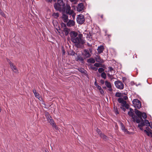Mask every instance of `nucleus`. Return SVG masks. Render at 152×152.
I'll list each match as a JSON object with an SVG mask.
<instances>
[{
	"instance_id": "2",
	"label": "nucleus",
	"mask_w": 152,
	"mask_h": 152,
	"mask_svg": "<svg viewBox=\"0 0 152 152\" xmlns=\"http://www.w3.org/2000/svg\"><path fill=\"white\" fill-rule=\"evenodd\" d=\"M67 5H69L68 4H66V7H64L61 5L58 4L57 3H55L54 5V7L56 10L61 12L62 11H64L65 12L67 10L66 7Z\"/></svg>"
},
{
	"instance_id": "57",
	"label": "nucleus",
	"mask_w": 152,
	"mask_h": 152,
	"mask_svg": "<svg viewBox=\"0 0 152 152\" xmlns=\"http://www.w3.org/2000/svg\"><path fill=\"white\" fill-rule=\"evenodd\" d=\"M63 53H64V54L65 53V51H64V50H63Z\"/></svg>"
},
{
	"instance_id": "11",
	"label": "nucleus",
	"mask_w": 152,
	"mask_h": 152,
	"mask_svg": "<svg viewBox=\"0 0 152 152\" xmlns=\"http://www.w3.org/2000/svg\"><path fill=\"white\" fill-rule=\"evenodd\" d=\"M62 26H64L63 28V32L64 33L65 35L66 36L70 32L69 29L66 27V25L65 23H62Z\"/></svg>"
},
{
	"instance_id": "7",
	"label": "nucleus",
	"mask_w": 152,
	"mask_h": 152,
	"mask_svg": "<svg viewBox=\"0 0 152 152\" xmlns=\"http://www.w3.org/2000/svg\"><path fill=\"white\" fill-rule=\"evenodd\" d=\"M132 103L134 107L136 108L140 109L141 107V103L138 99H134L132 101Z\"/></svg>"
},
{
	"instance_id": "39",
	"label": "nucleus",
	"mask_w": 152,
	"mask_h": 152,
	"mask_svg": "<svg viewBox=\"0 0 152 152\" xmlns=\"http://www.w3.org/2000/svg\"><path fill=\"white\" fill-rule=\"evenodd\" d=\"M53 15L55 18H57L59 16V15L58 13H54L53 14Z\"/></svg>"
},
{
	"instance_id": "6",
	"label": "nucleus",
	"mask_w": 152,
	"mask_h": 152,
	"mask_svg": "<svg viewBox=\"0 0 152 152\" xmlns=\"http://www.w3.org/2000/svg\"><path fill=\"white\" fill-rule=\"evenodd\" d=\"M77 22L79 24H82L85 21V19L84 15L80 14L77 15L76 19Z\"/></svg>"
},
{
	"instance_id": "44",
	"label": "nucleus",
	"mask_w": 152,
	"mask_h": 152,
	"mask_svg": "<svg viewBox=\"0 0 152 152\" xmlns=\"http://www.w3.org/2000/svg\"><path fill=\"white\" fill-rule=\"evenodd\" d=\"M107 76H108L111 79H112V77H113V75H111L110 74H109V73H108L107 74Z\"/></svg>"
},
{
	"instance_id": "18",
	"label": "nucleus",
	"mask_w": 152,
	"mask_h": 152,
	"mask_svg": "<svg viewBox=\"0 0 152 152\" xmlns=\"http://www.w3.org/2000/svg\"><path fill=\"white\" fill-rule=\"evenodd\" d=\"M57 3L58 4L61 5V6L66 7V6L63 0H58Z\"/></svg>"
},
{
	"instance_id": "36",
	"label": "nucleus",
	"mask_w": 152,
	"mask_h": 152,
	"mask_svg": "<svg viewBox=\"0 0 152 152\" xmlns=\"http://www.w3.org/2000/svg\"><path fill=\"white\" fill-rule=\"evenodd\" d=\"M7 61L8 62V63H9V64H10V66H12V65L13 64H14L12 62H11V61L8 59H7Z\"/></svg>"
},
{
	"instance_id": "12",
	"label": "nucleus",
	"mask_w": 152,
	"mask_h": 152,
	"mask_svg": "<svg viewBox=\"0 0 152 152\" xmlns=\"http://www.w3.org/2000/svg\"><path fill=\"white\" fill-rule=\"evenodd\" d=\"M66 25L69 27L73 26L75 25V22L73 20H69L66 22Z\"/></svg>"
},
{
	"instance_id": "22",
	"label": "nucleus",
	"mask_w": 152,
	"mask_h": 152,
	"mask_svg": "<svg viewBox=\"0 0 152 152\" xmlns=\"http://www.w3.org/2000/svg\"><path fill=\"white\" fill-rule=\"evenodd\" d=\"M139 119L140 120V122H140V123L138 125V127H142L143 126L145 125V124L144 123L143 120L142 119Z\"/></svg>"
},
{
	"instance_id": "19",
	"label": "nucleus",
	"mask_w": 152,
	"mask_h": 152,
	"mask_svg": "<svg viewBox=\"0 0 152 152\" xmlns=\"http://www.w3.org/2000/svg\"><path fill=\"white\" fill-rule=\"evenodd\" d=\"M104 49V48L102 45L99 46L97 49L98 53H101L103 52V50Z\"/></svg>"
},
{
	"instance_id": "29",
	"label": "nucleus",
	"mask_w": 152,
	"mask_h": 152,
	"mask_svg": "<svg viewBox=\"0 0 152 152\" xmlns=\"http://www.w3.org/2000/svg\"><path fill=\"white\" fill-rule=\"evenodd\" d=\"M144 123L145 125L147 126H149L150 125V123H149L148 121L147 120H144Z\"/></svg>"
},
{
	"instance_id": "53",
	"label": "nucleus",
	"mask_w": 152,
	"mask_h": 152,
	"mask_svg": "<svg viewBox=\"0 0 152 152\" xmlns=\"http://www.w3.org/2000/svg\"><path fill=\"white\" fill-rule=\"evenodd\" d=\"M94 84H95V86L96 87V85H98L97 84V83H96V81H95V83H94Z\"/></svg>"
},
{
	"instance_id": "60",
	"label": "nucleus",
	"mask_w": 152,
	"mask_h": 152,
	"mask_svg": "<svg viewBox=\"0 0 152 152\" xmlns=\"http://www.w3.org/2000/svg\"><path fill=\"white\" fill-rule=\"evenodd\" d=\"M56 0H53V1L55 2L56 1Z\"/></svg>"
},
{
	"instance_id": "13",
	"label": "nucleus",
	"mask_w": 152,
	"mask_h": 152,
	"mask_svg": "<svg viewBox=\"0 0 152 152\" xmlns=\"http://www.w3.org/2000/svg\"><path fill=\"white\" fill-rule=\"evenodd\" d=\"M84 7L83 4L82 3L78 4L77 7V10L78 12H80L83 10Z\"/></svg>"
},
{
	"instance_id": "32",
	"label": "nucleus",
	"mask_w": 152,
	"mask_h": 152,
	"mask_svg": "<svg viewBox=\"0 0 152 152\" xmlns=\"http://www.w3.org/2000/svg\"><path fill=\"white\" fill-rule=\"evenodd\" d=\"M114 111L116 115L118 114L119 113V112H118V109L117 107H114Z\"/></svg>"
},
{
	"instance_id": "28",
	"label": "nucleus",
	"mask_w": 152,
	"mask_h": 152,
	"mask_svg": "<svg viewBox=\"0 0 152 152\" xmlns=\"http://www.w3.org/2000/svg\"><path fill=\"white\" fill-rule=\"evenodd\" d=\"M104 71V69L102 68H99L98 69V71L99 73H102Z\"/></svg>"
},
{
	"instance_id": "33",
	"label": "nucleus",
	"mask_w": 152,
	"mask_h": 152,
	"mask_svg": "<svg viewBox=\"0 0 152 152\" xmlns=\"http://www.w3.org/2000/svg\"><path fill=\"white\" fill-rule=\"evenodd\" d=\"M90 68L91 69H92L94 70L95 71H96L98 69L97 68L93 66L92 65H91L90 66Z\"/></svg>"
},
{
	"instance_id": "26",
	"label": "nucleus",
	"mask_w": 152,
	"mask_h": 152,
	"mask_svg": "<svg viewBox=\"0 0 152 152\" xmlns=\"http://www.w3.org/2000/svg\"><path fill=\"white\" fill-rule=\"evenodd\" d=\"M101 77L103 78L104 79L106 78V74L104 72H103L101 73Z\"/></svg>"
},
{
	"instance_id": "58",
	"label": "nucleus",
	"mask_w": 152,
	"mask_h": 152,
	"mask_svg": "<svg viewBox=\"0 0 152 152\" xmlns=\"http://www.w3.org/2000/svg\"><path fill=\"white\" fill-rule=\"evenodd\" d=\"M71 2H73V1H75V0H69Z\"/></svg>"
},
{
	"instance_id": "47",
	"label": "nucleus",
	"mask_w": 152,
	"mask_h": 152,
	"mask_svg": "<svg viewBox=\"0 0 152 152\" xmlns=\"http://www.w3.org/2000/svg\"><path fill=\"white\" fill-rule=\"evenodd\" d=\"M123 99L126 100L128 99V97L126 96H125L123 97Z\"/></svg>"
},
{
	"instance_id": "41",
	"label": "nucleus",
	"mask_w": 152,
	"mask_h": 152,
	"mask_svg": "<svg viewBox=\"0 0 152 152\" xmlns=\"http://www.w3.org/2000/svg\"><path fill=\"white\" fill-rule=\"evenodd\" d=\"M99 91L102 95H103L104 94V91L101 88L99 90Z\"/></svg>"
},
{
	"instance_id": "61",
	"label": "nucleus",
	"mask_w": 152,
	"mask_h": 152,
	"mask_svg": "<svg viewBox=\"0 0 152 152\" xmlns=\"http://www.w3.org/2000/svg\"><path fill=\"white\" fill-rule=\"evenodd\" d=\"M104 88H106V87H104Z\"/></svg>"
},
{
	"instance_id": "43",
	"label": "nucleus",
	"mask_w": 152,
	"mask_h": 152,
	"mask_svg": "<svg viewBox=\"0 0 152 152\" xmlns=\"http://www.w3.org/2000/svg\"><path fill=\"white\" fill-rule=\"evenodd\" d=\"M97 132L98 133V134H99L100 135L102 134V132L100 131V130L99 129H97Z\"/></svg>"
},
{
	"instance_id": "52",
	"label": "nucleus",
	"mask_w": 152,
	"mask_h": 152,
	"mask_svg": "<svg viewBox=\"0 0 152 152\" xmlns=\"http://www.w3.org/2000/svg\"><path fill=\"white\" fill-rule=\"evenodd\" d=\"M150 126L151 128L152 129V123L150 124V125L149 126Z\"/></svg>"
},
{
	"instance_id": "23",
	"label": "nucleus",
	"mask_w": 152,
	"mask_h": 152,
	"mask_svg": "<svg viewBox=\"0 0 152 152\" xmlns=\"http://www.w3.org/2000/svg\"><path fill=\"white\" fill-rule=\"evenodd\" d=\"M87 62L88 63L94 64L95 62V61L93 58H91L87 60Z\"/></svg>"
},
{
	"instance_id": "8",
	"label": "nucleus",
	"mask_w": 152,
	"mask_h": 152,
	"mask_svg": "<svg viewBox=\"0 0 152 152\" xmlns=\"http://www.w3.org/2000/svg\"><path fill=\"white\" fill-rule=\"evenodd\" d=\"M92 52V49L90 48L89 50L87 49H85L84 50L83 55L86 58H89L91 56L90 53H91Z\"/></svg>"
},
{
	"instance_id": "59",
	"label": "nucleus",
	"mask_w": 152,
	"mask_h": 152,
	"mask_svg": "<svg viewBox=\"0 0 152 152\" xmlns=\"http://www.w3.org/2000/svg\"><path fill=\"white\" fill-rule=\"evenodd\" d=\"M101 17L102 18H103V15H101Z\"/></svg>"
},
{
	"instance_id": "55",
	"label": "nucleus",
	"mask_w": 152,
	"mask_h": 152,
	"mask_svg": "<svg viewBox=\"0 0 152 152\" xmlns=\"http://www.w3.org/2000/svg\"><path fill=\"white\" fill-rule=\"evenodd\" d=\"M142 127H139L140 128V129L141 130H143V129H142Z\"/></svg>"
},
{
	"instance_id": "16",
	"label": "nucleus",
	"mask_w": 152,
	"mask_h": 152,
	"mask_svg": "<svg viewBox=\"0 0 152 152\" xmlns=\"http://www.w3.org/2000/svg\"><path fill=\"white\" fill-rule=\"evenodd\" d=\"M10 67L12 70H13L15 73L17 74L18 73V71L16 67L14 64H13L12 66H10Z\"/></svg>"
},
{
	"instance_id": "34",
	"label": "nucleus",
	"mask_w": 152,
	"mask_h": 152,
	"mask_svg": "<svg viewBox=\"0 0 152 152\" xmlns=\"http://www.w3.org/2000/svg\"><path fill=\"white\" fill-rule=\"evenodd\" d=\"M101 64L99 63H96L94 64V66L96 67H99L101 66Z\"/></svg>"
},
{
	"instance_id": "50",
	"label": "nucleus",
	"mask_w": 152,
	"mask_h": 152,
	"mask_svg": "<svg viewBox=\"0 0 152 152\" xmlns=\"http://www.w3.org/2000/svg\"><path fill=\"white\" fill-rule=\"evenodd\" d=\"M146 130H147L148 131H150V130H151L148 127H146Z\"/></svg>"
},
{
	"instance_id": "24",
	"label": "nucleus",
	"mask_w": 152,
	"mask_h": 152,
	"mask_svg": "<svg viewBox=\"0 0 152 152\" xmlns=\"http://www.w3.org/2000/svg\"><path fill=\"white\" fill-rule=\"evenodd\" d=\"M95 58V60L96 62L100 63L101 62V59L99 55H96Z\"/></svg>"
},
{
	"instance_id": "37",
	"label": "nucleus",
	"mask_w": 152,
	"mask_h": 152,
	"mask_svg": "<svg viewBox=\"0 0 152 152\" xmlns=\"http://www.w3.org/2000/svg\"><path fill=\"white\" fill-rule=\"evenodd\" d=\"M49 122L50 123V124L52 125L53 123H54V121L53 119H50V120H48Z\"/></svg>"
},
{
	"instance_id": "49",
	"label": "nucleus",
	"mask_w": 152,
	"mask_h": 152,
	"mask_svg": "<svg viewBox=\"0 0 152 152\" xmlns=\"http://www.w3.org/2000/svg\"><path fill=\"white\" fill-rule=\"evenodd\" d=\"M47 2L51 3L52 1V0H45Z\"/></svg>"
},
{
	"instance_id": "42",
	"label": "nucleus",
	"mask_w": 152,
	"mask_h": 152,
	"mask_svg": "<svg viewBox=\"0 0 152 152\" xmlns=\"http://www.w3.org/2000/svg\"><path fill=\"white\" fill-rule=\"evenodd\" d=\"M108 69L111 72H112L113 71H114V69L111 66L108 67Z\"/></svg>"
},
{
	"instance_id": "30",
	"label": "nucleus",
	"mask_w": 152,
	"mask_h": 152,
	"mask_svg": "<svg viewBox=\"0 0 152 152\" xmlns=\"http://www.w3.org/2000/svg\"><path fill=\"white\" fill-rule=\"evenodd\" d=\"M115 96L117 97H120L122 96V94L119 92L116 93Z\"/></svg>"
},
{
	"instance_id": "17",
	"label": "nucleus",
	"mask_w": 152,
	"mask_h": 152,
	"mask_svg": "<svg viewBox=\"0 0 152 152\" xmlns=\"http://www.w3.org/2000/svg\"><path fill=\"white\" fill-rule=\"evenodd\" d=\"M76 60L77 61H79L82 63H84L83 58L80 55L77 56V57L76 58Z\"/></svg>"
},
{
	"instance_id": "35",
	"label": "nucleus",
	"mask_w": 152,
	"mask_h": 152,
	"mask_svg": "<svg viewBox=\"0 0 152 152\" xmlns=\"http://www.w3.org/2000/svg\"><path fill=\"white\" fill-rule=\"evenodd\" d=\"M51 125H52V127L53 128H54L56 129H58V128L57 126L56 125V124L55 123H53V124H52Z\"/></svg>"
},
{
	"instance_id": "10",
	"label": "nucleus",
	"mask_w": 152,
	"mask_h": 152,
	"mask_svg": "<svg viewBox=\"0 0 152 152\" xmlns=\"http://www.w3.org/2000/svg\"><path fill=\"white\" fill-rule=\"evenodd\" d=\"M118 101L119 103L121 104V106L123 107H125L126 108L128 109V105L126 104V101L124 100L123 98H119L118 99Z\"/></svg>"
},
{
	"instance_id": "20",
	"label": "nucleus",
	"mask_w": 152,
	"mask_h": 152,
	"mask_svg": "<svg viewBox=\"0 0 152 152\" xmlns=\"http://www.w3.org/2000/svg\"><path fill=\"white\" fill-rule=\"evenodd\" d=\"M120 124H121V129L124 132H125V133H128L129 132V131L127 130V129H126L124 126V124H123L122 123H120Z\"/></svg>"
},
{
	"instance_id": "46",
	"label": "nucleus",
	"mask_w": 152,
	"mask_h": 152,
	"mask_svg": "<svg viewBox=\"0 0 152 152\" xmlns=\"http://www.w3.org/2000/svg\"><path fill=\"white\" fill-rule=\"evenodd\" d=\"M121 108L124 112L126 110L125 108L123 107H121Z\"/></svg>"
},
{
	"instance_id": "1",
	"label": "nucleus",
	"mask_w": 152,
	"mask_h": 152,
	"mask_svg": "<svg viewBox=\"0 0 152 152\" xmlns=\"http://www.w3.org/2000/svg\"><path fill=\"white\" fill-rule=\"evenodd\" d=\"M70 36L71 37V40L75 45H78L80 44H83L85 42L82 38L83 35L81 34H79L78 35L77 32L74 31H72L69 33Z\"/></svg>"
},
{
	"instance_id": "5",
	"label": "nucleus",
	"mask_w": 152,
	"mask_h": 152,
	"mask_svg": "<svg viewBox=\"0 0 152 152\" xmlns=\"http://www.w3.org/2000/svg\"><path fill=\"white\" fill-rule=\"evenodd\" d=\"M67 10L66 11V12L67 14L69 15L70 17H71V16L73 18V19H74L75 17L76 14L72 10H71V7L69 5H67L66 7Z\"/></svg>"
},
{
	"instance_id": "15",
	"label": "nucleus",
	"mask_w": 152,
	"mask_h": 152,
	"mask_svg": "<svg viewBox=\"0 0 152 152\" xmlns=\"http://www.w3.org/2000/svg\"><path fill=\"white\" fill-rule=\"evenodd\" d=\"M68 16L64 13L63 14L62 18L64 22L66 23L68 20Z\"/></svg>"
},
{
	"instance_id": "56",
	"label": "nucleus",
	"mask_w": 152,
	"mask_h": 152,
	"mask_svg": "<svg viewBox=\"0 0 152 152\" xmlns=\"http://www.w3.org/2000/svg\"><path fill=\"white\" fill-rule=\"evenodd\" d=\"M47 119H48V120H50V118L49 117V116H48V117H47Z\"/></svg>"
},
{
	"instance_id": "21",
	"label": "nucleus",
	"mask_w": 152,
	"mask_h": 152,
	"mask_svg": "<svg viewBox=\"0 0 152 152\" xmlns=\"http://www.w3.org/2000/svg\"><path fill=\"white\" fill-rule=\"evenodd\" d=\"M33 91L35 97L39 99V98L40 97V95L39 94L36 92V90L35 89H33Z\"/></svg>"
},
{
	"instance_id": "40",
	"label": "nucleus",
	"mask_w": 152,
	"mask_h": 152,
	"mask_svg": "<svg viewBox=\"0 0 152 152\" xmlns=\"http://www.w3.org/2000/svg\"><path fill=\"white\" fill-rule=\"evenodd\" d=\"M0 14L1 15H2L4 17H6V16H5V15L4 13V12H2V11L1 10V9L0 10Z\"/></svg>"
},
{
	"instance_id": "54",
	"label": "nucleus",
	"mask_w": 152,
	"mask_h": 152,
	"mask_svg": "<svg viewBox=\"0 0 152 152\" xmlns=\"http://www.w3.org/2000/svg\"><path fill=\"white\" fill-rule=\"evenodd\" d=\"M134 56H135V57L136 58H137V55L136 54H135L134 55V57H133V58H134Z\"/></svg>"
},
{
	"instance_id": "25",
	"label": "nucleus",
	"mask_w": 152,
	"mask_h": 152,
	"mask_svg": "<svg viewBox=\"0 0 152 152\" xmlns=\"http://www.w3.org/2000/svg\"><path fill=\"white\" fill-rule=\"evenodd\" d=\"M144 132H145L148 136H151L152 137V133L150 132V131H148L147 130H144Z\"/></svg>"
},
{
	"instance_id": "14",
	"label": "nucleus",
	"mask_w": 152,
	"mask_h": 152,
	"mask_svg": "<svg viewBox=\"0 0 152 152\" xmlns=\"http://www.w3.org/2000/svg\"><path fill=\"white\" fill-rule=\"evenodd\" d=\"M105 84L107 87L109 88L108 90L109 91H112V86L110 82L106 80L105 82Z\"/></svg>"
},
{
	"instance_id": "38",
	"label": "nucleus",
	"mask_w": 152,
	"mask_h": 152,
	"mask_svg": "<svg viewBox=\"0 0 152 152\" xmlns=\"http://www.w3.org/2000/svg\"><path fill=\"white\" fill-rule=\"evenodd\" d=\"M69 54L70 55L72 56H74L75 54H76L72 50L70 52V53H69Z\"/></svg>"
},
{
	"instance_id": "9",
	"label": "nucleus",
	"mask_w": 152,
	"mask_h": 152,
	"mask_svg": "<svg viewBox=\"0 0 152 152\" xmlns=\"http://www.w3.org/2000/svg\"><path fill=\"white\" fill-rule=\"evenodd\" d=\"M115 85L118 88L123 89L124 88V85L120 81L118 80L115 82Z\"/></svg>"
},
{
	"instance_id": "31",
	"label": "nucleus",
	"mask_w": 152,
	"mask_h": 152,
	"mask_svg": "<svg viewBox=\"0 0 152 152\" xmlns=\"http://www.w3.org/2000/svg\"><path fill=\"white\" fill-rule=\"evenodd\" d=\"M78 70L82 73H84V69L83 68H79L78 69Z\"/></svg>"
},
{
	"instance_id": "3",
	"label": "nucleus",
	"mask_w": 152,
	"mask_h": 152,
	"mask_svg": "<svg viewBox=\"0 0 152 152\" xmlns=\"http://www.w3.org/2000/svg\"><path fill=\"white\" fill-rule=\"evenodd\" d=\"M129 110V111L128 112V115L132 117V118L133 119L134 121L135 120L136 122L137 123H139L140 122V120L138 118L137 116H134L133 113L134 111L133 109L131 108H130Z\"/></svg>"
},
{
	"instance_id": "51",
	"label": "nucleus",
	"mask_w": 152,
	"mask_h": 152,
	"mask_svg": "<svg viewBox=\"0 0 152 152\" xmlns=\"http://www.w3.org/2000/svg\"><path fill=\"white\" fill-rule=\"evenodd\" d=\"M122 80H123V82H124L125 80H126V78L125 77H122Z\"/></svg>"
},
{
	"instance_id": "4",
	"label": "nucleus",
	"mask_w": 152,
	"mask_h": 152,
	"mask_svg": "<svg viewBox=\"0 0 152 152\" xmlns=\"http://www.w3.org/2000/svg\"><path fill=\"white\" fill-rule=\"evenodd\" d=\"M134 112L137 115L139 119H142V117L143 119H145L147 117L146 114L145 113H142L141 112L138 110L137 109H134Z\"/></svg>"
},
{
	"instance_id": "45",
	"label": "nucleus",
	"mask_w": 152,
	"mask_h": 152,
	"mask_svg": "<svg viewBox=\"0 0 152 152\" xmlns=\"http://www.w3.org/2000/svg\"><path fill=\"white\" fill-rule=\"evenodd\" d=\"M99 90V89H101L102 88H101V87L100 86H99L98 85H96V87Z\"/></svg>"
},
{
	"instance_id": "48",
	"label": "nucleus",
	"mask_w": 152,
	"mask_h": 152,
	"mask_svg": "<svg viewBox=\"0 0 152 152\" xmlns=\"http://www.w3.org/2000/svg\"><path fill=\"white\" fill-rule=\"evenodd\" d=\"M100 83L102 84H103L104 83V80H101Z\"/></svg>"
},
{
	"instance_id": "27",
	"label": "nucleus",
	"mask_w": 152,
	"mask_h": 152,
	"mask_svg": "<svg viewBox=\"0 0 152 152\" xmlns=\"http://www.w3.org/2000/svg\"><path fill=\"white\" fill-rule=\"evenodd\" d=\"M100 137L105 140H107V136L103 134H102L100 135Z\"/></svg>"
}]
</instances>
